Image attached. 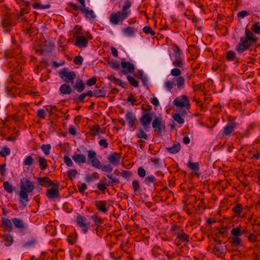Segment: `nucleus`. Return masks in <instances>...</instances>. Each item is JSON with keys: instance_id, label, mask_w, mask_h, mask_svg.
Masks as SVG:
<instances>
[{"instance_id": "1", "label": "nucleus", "mask_w": 260, "mask_h": 260, "mask_svg": "<svg viewBox=\"0 0 260 260\" xmlns=\"http://www.w3.org/2000/svg\"><path fill=\"white\" fill-rule=\"evenodd\" d=\"M20 190L19 193V202L25 207L29 202L28 194L34 189L33 183L26 178H23L20 180Z\"/></svg>"}, {"instance_id": "2", "label": "nucleus", "mask_w": 260, "mask_h": 260, "mask_svg": "<svg viewBox=\"0 0 260 260\" xmlns=\"http://www.w3.org/2000/svg\"><path fill=\"white\" fill-rule=\"evenodd\" d=\"M257 40L258 39L254 36L251 30L246 28L245 36L240 38V42L237 45L236 50L239 53H243L251 46L256 44Z\"/></svg>"}, {"instance_id": "3", "label": "nucleus", "mask_w": 260, "mask_h": 260, "mask_svg": "<svg viewBox=\"0 0 260 260\" xmlns=\"http://www.w3.org/2000/svg\"><path fill=\"white\" fill-rule=\"evenodd\" d=\"M132 4L129 0H126L122 6V9L116 13H112L109 16V21L113 25H117L119 23L122 22L131 14L129 9L131 7Z\"/></svg>"}, {"instance_id": "4", "label": "nucleus", "mask_w": 260, "mask_h": 260, "mask_svg": "<svg viewBox=\"0 0 260 260\" xmlns=\"http://www.w3.org/2000/svg\"><path fill=\"white\" fill-rule=\"evenodd\" d=\"M1 27L4 31L9 32L16 25L17 21L15 16L12 13H6L2 18Z\"/></svg>"}, {"instance_id": "5", "label": "nucleus", "mask_w": 260, "mask_h": 260, "mask_svg": "<svg viewBox=\"0 0 260 260\" xmlns=\"http://www.w3.org/2000/svg\"><path fill=\"white\" fill-rule=\"evenodd\" d=\"M21 52L19 48H16L15 50L8 49L5 51L4 56L5 58H12L10 61V63L16 62L19 65L24 61V57L20 55Z\"/></svg>"}, {"instance_id": "6", "label": "nucleus", "mask_w": 260, "mask_h": 260, "mask_svg": "<svg viewBox=\"0 0 260 260\" xmlns=\"http://www.w3.org/2000/svg\"><path fill=\"white\" fill-rule=\"evenodd\" d=\"M70 40L78 47H81V26L76 25L70 34Z\"/></svg>"}, {"instance_id": "7", "label": "nucleus", "mask_w": 260, "mask_h": 260, "mask_svg": "<svg viewBox=\"0 0 260 260\" xmlns=\"http://www.w3.org/2000/svg\"><path fill=\"white\" fill-rule=\"evenodd\" d=\"M59 77L68 83L74 84L76 75L74 72L69 71L68 68H64L59 71Z\"/></svg>"}, {"instance_id": "8", "label": "nucleus", "mask_w": 260, "mask_h": 260, "mask_svg": "<svg viewBox=\"0 0 260 260\" xmlns=\"http://www.w3.org/2000/svg\"><path fill=\"white\" fill-rule=\"evenodd\" d=\"M12 221L14 226L18 229L21 234L24 235L29 232L28 224L22 219L15 217L12 219Z\"/></svg>"}, {"instance_id": "9", "label": "nucleus", "mask_w": 260, "mask_h": 260, "mask_svg": "<svg viewBox=\"0 0 260 260\" xmlns=\"http://www.w3.org/2000/svg\"><path fill=\"white\" fill-rule=\"evenodd\" d=\"M152 125L154 131H156L159 134H161L162 132H165V124L162 121V118L160 117H155L152 121Z\"/></svg>"}, {"instance_id": "10", "label": "nucleus", "mask_w": 260, "mask_h": 260, "mask_svg": "<svg viewBox=\"0 0 260 260\" xmlns=\"http://www.w3.org/2000/svg\"><path fill=\"white\" fill-rule=\"evenodd\" d=\"M173 104L176 106L186 108L187 109H189L190 106L188 97L185 95L175 98L173 101Z\"/></svg>"}, {"instance_id": "11", "label": "nucleus", "mask_w": 260, "mask_h": 260, "mask_svg": "<svg viewBox=\"0 0 260 260\" xmlns=\"http://www.w3.org/2000/svg\"><path fill=\"white\" fill-rule=\"evenodd\" d=\"M152 120V115L148 113H142L140 118V122L144 129L146 131H149L150 123Z\"/></svg>"}, {"instance_id": "12", "label": "nucleus", "mask_w": 260, "mask_h": 260, "mask_svg": "<svg viewBox=\"0 0 260 260\" xmlns=\"http://www.w3.org/2000/svg\"><path fill=\"white\" fill-rule=\"evenodd\" d=\"M121 66L122 68V73L125 75L133 73L135 71L134 65L129 61H125L124 58L121 59Z\"/></svg>"}, {"instance_id": "13", "label": "nucleus", "mask_w": 260, "mask_h": 260, "mask_svg": "<svg viewBox=\"0 0 260 260\" xmlns=\"http://www.w3.org/2000/svg\"><path fill=\"white\" fill-rule=\"evenodd\" d=\"M82 13L84 14V17L91 22L93 21L96 17L93 10L86 8L84 0H82Z\"/></svg>"}, {"instance_id": "14", "label": "nucleus", "mask_w": 260, "mask_h": 260, "mask_svg": "<svg viewBox=\"0 0 260 260\" xmlns=\"http://www.w3.org/2000/svg\"><path fill=\"white\" fill-rule=\"evenodd\" d=\"M52 187L47 190L46 196L48 199H56L59 196L58 185L54 183V185H51Z\"/></svg>"}, {"instance_id": "15", "label": "nucleus", "mask_w": 260, "mask_h": 260, "mask_svg": "<svg viewBox=\"0 0 260 260\" xmlns=\"http://www.w3.org/2000/svg\"><path fill=\"white\" fill-rule=\"evenodd\" d=\"M121 154L117 152H112L107 157V159L111 165L118 166L120 164Z\"/></svg>"}, {"instance_id": "16", "label": "nucleus", "mask_w": 260, "mask_h": 260, "mask_svg": "<svg viewBox=\"0 0 260 260\" xmlns=\"http://www.w3.org/2000/svg\"><path fill=\"white\" fill-rule=\"evenodd\" d=\"M238 124L233 121L231 123L228 124L223 129V136H230L231 133L234 131L235 129L237 127Z\"/></svg>"}, {"instance_id": "17", "label": "nucleus", "mask_w": 260, "mask_h": 260, "mask_svg": "<svg viewBox=\"0 0 260 260\" xmlns=\"http://www.w3.org/2000/svg\"><path fill=\"white\" fill-rule=\"evenodd\" d=\"M125 119L129 127H133L136 123L137 118L136 115L131 111H127Z\"/></svg>"}, {"instance_id": "18", "label": "nucleus", "mask_w": 260, "mask_h": 260, "mask_svg": "<svg viewBox=\"0 0 260 260\" xmlns=\"http://www.w3.org/2000/svg\"><path fill=\"white\" fill-rule=\"evenodd\" d=\"M229 240L230 243L234 247L239 248L243 246L242 240L240 237L230 236Z\"/></svg>"}, {"instance_id": "19", "label": "nucleus", "mask_w": 260, "mask_h": 260, "mask_svg": "<svg viewBox=\"0 0 260 260\" xmlns=\"http://www.w3.org/2000/svg\"><path fill=\"white\" fill-rule=\"evenodd\" d=\"M37 181L40 185L43 187H48L54 185V183L47 176L37 178Z\"/></svg>"}, {"instance_id": "20", "label": "nucleus", "mask_w": 260, "mask_h": 260, "mask_svg": "<svg viewBox=\"0 0 260 260\" xmlns=\"http://www.w3.org/2000/svg\"><path fill=\"white\" fill-rule=\"evenodd\" d=\"M107 204V201H97L95 202V205L97 209L104 213L108 212Z\"/></svg>"}, {"instance_id": "21", "label": "nucleus", "mask_w": 260, "mask_h": 260, "mask_svg": "<svg viewBox=\"0 0 260 260\" xmlns=\"http://www.w3.org/2000/svg\"><path fill=\"white\" fill-rule=\"evenodd\" d=\"M3 225L4 226V231L7 232H11L13 230V224L12 220L3 218L2 219Z\"/></svg>"}, {"instance_id": "22", "label": "nucleus", "mask_w": 260, "mask_h": 260, "mask_svg": "<svg viewBox=\"0 0 260 260\" xmlns=\"http://www.w3.org/2000/svg\"><path fill=\"white\" fill-rule=\"evenodd\" d=\"M137 30V28L134 27L128 26L123 29L122 32L125 36L128 37H133L135 36V34Z\"/></svg>"}, {"instance_id": "23", "label": "nucleus", "mask_w": 260, "mask_h": 260, "mask_svg": "<svg viewBox=\"0 0 260 260\" xmlns=\"http://www.w3.org/2000/svg\"><path fill=\"white\" fill-rule=\"evenodd\" d=\"M224 248L221 245H215L212 250V252L218 257H222L224 255Z\"/></svg>"}, {"instance_id": "24", "label": "nucleus", "mask_w": 260, "mask_h": 260, "mask_svg": "<svg viewBox=\"0 0 260 260\" xmlns=\"http://www.w3.org/2000/svg\"><path fill=\"white\" fill-rule=\"evenodd\" d=\"M245 233L246 231L242 230L241 226L232 228L231 230V236L240 237Z\"/></svg>"}, {"instance_id": "25", "label": "nucleus", "mask_w": 260, "mask_h": 260, "mask_svg": "<svg viewBox=\"0 0 260 260\" xmlns=\"http://www.w3.org/2000/svg\"><path fill=\"white\" fill-rule=\"evenodd\" d=\"M175 235L176 236L177 238L182 242L188 243L189 241V236L183 232L181 233H175Z\"/></svg>"}, {"instance_id": "26", "label": "nucleus", "mask_w": 260, "mask_h": 260, "mask_svg": "<svg viewBox=\"0 0 260 260\" xmlns=\"http://www.w3.org/2000/svg\"><path fill=\"white\" fill-rule=\"evenodd\" d=\"M167 151L172 154L178 153L181 149V146L179 143H174L172 147H167Z\"/></svg>"}, {"instance_id": "27", "label": "nucleus", "mask_w": 260, "mask_h": 260, "mask_svg": "<svg viewBox=\"0 0 260 260\" xmlns=\"http://www.w3.org/2000/svg\"><path fill=\"white\" fill-rule=\"evenodd\" d=\"M136 135V137L140 139L138 142H140L142 140H147L148 139V136L147 134L142 128L139 129Z\"/></svg>"}, {"instance_id": "28", "label": "nucleus", "mask_w": 260, "mask_h": 260, "mask_svg": "<svg viewBox=\"0 0 260 260\" xmlns=\"http://www.w3.org/2000/svg\"><path fill=\"white\" fill-rule=\"evenodd\" d=\"M175 60L173 61V64L177 68H182L184 66V62L182 57L180 56H174Z\"/></svg>"}, {"instance_id": "29", "label": "nucleus", "mask_w": 260, "mask_h": 260, "mask_svg": "<svg viewBox=\"0 0 260 260\" xmlns=\"http://www.w3.org/2000/svg\"><path fill=\"white\" fill-rule=\"evenodd\" d=\"M59 91L61 94H70L72 92V88L70 86L66 84H63L61 85L59 87Z\"/></svg>"}, {"instance_id": "30", "label": "nucleus", "mask_w": 260, "mask_h": 260, "mask_svg": "<svg viewBox=\"0 0 260 260\" xmlns=\"http://www.w3.org/2000/svg\"><path fill=\"white\" fill-rule=\"evenodd\" d=\"M39 166L42 171H44L48 168L47 160L42 156L39 157Z\"/></svg>"}, {"instance_id": "31", "label": "nucleus", "mask_w": 260, "mask_h": 260, "mask_svg": "<svg viewBox=\"0 0 260 260\" xmlns=\"http://www.w3.org/2000/svg\"><path fill=\"white\" fill-rule=\"evenodd\" d=\"M35 161L31 155H27L23 161V165L24 166H31L35 164Z\"/></svg>"}, {"instance_id": "32", "label": "nucleus", "mask_w": 260, "mask_h": 260, "mask_svg": "<svg viewBox=\"0 0 260 260\" xmlns=\"http://www.w3.org/2000/svg\"><path fill=\"white\" fill-rule=\"evenodd\" d=\"M83 152L84 153H87V158H88L87 163L88 162H90V161H91V160H92L96 157V153L94 151H93L92 150H88L86 148H84Z\"/></svg>"}, {"instance_id": "33", "label": "nucleus", "mask_w": 260, "mask_h": 260, "mask_svg": "<svg viewBox=\"0 0 260 260\" xmlns=\"http://www.w3.org/2000/svg\"><path fill=\"white\" fill-rule=\"evenodd\" d=\"M3 240L6 246H11L13 242V238L10 234H6L3 236Z\"/></svg>"}, {"instance_id": "34", "label": "nucleus", "mask_w": 260, "mask_h": 260, "mask_svg": "<svg viewBox=\"0 0 260 260\" xmlns=\"http://www.w3.org/2000/svg\"><path fill=\"white\" fill-rule=\"evenodd\" d=\"M232 210L237 216L240 217V214L243 210V206L241 204L238 203L232 208Z\"/></svg>"}, {"instance_id": "35", "label": "nucleus", "mask_w": 260, "mask_h": 260, "mask_svg": "<svg viewBox=\"0 0 260 260\" xmlns=\"http://www.w3.org/2000/svg\"><path fill=\"white\" fill-rule=\"evenodd\" d=\"M93 96L96 98L106 97V92L104 88H97L93 90Z\"/></svg>"}, {"instance_id": "36", "label": "nucleus", "mask_w": 260, "mask_h": 260, "mask_svg": "<svg viewBox=\"0 0 260 260\" xmlns=\"http://www.w3.org/2000/svg\"><path fill=\"white\" fill-rule=\"evenodd\" d=\"M225 58L228 61H234L236 58V54L233 50H229L225 52Z\"/></svg>"}, {"instance_id": "37", "label": "nucleus", "mask_w": 260, "mask_h": 260, "mask_svg": "<svg viewBox=\"0 0 260 260\" xmlns=\"http://www.w3.org/2000/svg\"><path fill=\"white\" fill-rule=\"evenodd\" d=\"M3 187L5 190L9 193H12L14 191V187L8 181L4 182Z\"/></svg>"}, {"instance_id": "38", "label": "nucleus", "mask_w": 260, "mask_h": 260, "mask_svg": "<svg viewBox=\"0 0 260 260\" xmlns=\"http://www.w3.org/2000/svg\"><path fill=\"white\" fill-rule=\"evenodd\" d=\"M132 187L135 194L137 195L140 192L141 188L139 181L138 180H134L132 182Z\"/></svg>"}, {"instance_id": "39", "label": "nucleus", "mask_w": 260, "mask_h": 260, "mask_svg": "<svg viewBox=\"0 0 260 260\" xmlns=\"http://www.w3.org/2000/svg\"><path fill=\"white\" fill-rule=\"evenodd\" d=\"M32 7L35 9H39V10L47 9H49L50 8V5L47 4V5H43L39 2H36L32 4Z\"/></svg>"}, {"instance_id": "40", "label": "nucleus", "mask_w": 260, "mask_h": 260, "mask_svg": "<svg viewBox=\"0 0 260 260\" xmlns=\"http://www.w3.org/2000/svg\"><path fill=\"white\" fill-rule=\"evenodd\" d=\"M175 80L178 88L181 89L184 88L185 80L183 77L179 76Z\"/></svg>"}, {"instance_id": "41", "label": "nucleus", "mask_w": 260, "mask_h": 260, "mask_svg": "<svg viewBox=\"0 0 260 260\" xmlns=\"http://www.w3.org/2000/svg\"><path fill=\"white\" fill-rule=\"evenodd\" d=\"M107 177L109 179L108 183L109 186H112L113 184H117L119 182V179L115 177H113L112 175L108 174Z\"/></svg>"}, {"instance_id": "42", "label": "nucleus", "mask_w": 260, "mask_h": 260, "mask_svg": "<svg viewBox=\"0 0 260 260\" xmlns=\"http://www.w3.org/2000/svg\"><path fill=\"white\" fill-rule=\"evenodd\" d=\"M187 166L190 170L196 172L199 170V164L198 162H192L191 161H189Z\"/></svg>"}, {"instance_id": "43", "label": "nucleus", "mask_w": 260, "mask_h": 260, "mask_svg": "<svg viewBox=\"0 0 260 260\" xmlns=\"http://www.w3.org/2000/svg\"><path fill=\"white\" fill-rule=\"evenodd\" d=\"M90 163L92 167L98 169H100L102 165L100 161L97 159L96 157L91 160L90 162H88V164H90Z\"/></svg>"}, {"instance_id": "44", "label": "nucleus", "mask_w": 260, "mask_h": 260, "mask_svg": "<svg viewBox=\"0 0 260 260\" xmlns=\"http://www.w3.org/2000/svg\"><path fill=\"white\" fill-rule=\"evenodd\" d=\"M90 163L92 167L98 169H100L102 165L100 161L97 159L96 157L91 160L90 162H88V164H90Z\"/></svg>"}, {"instance_id": "45", "label": "nucleus", "mask_w": 260, "mask_h": 260, "mask_svg": "<svg viewBox=\"0 0 260 260\" xmlns=\"http://www.w3.org/2000/svg\"><path fill=\"white\" fill-rule=\"evenodd\" d=\"M67 174L69 178L71 180H73L78 174V172L76 169H70L68 171Z\"/></svg>"}, {"instance_id": "46", "label": "nucleus", "mask_w": 260, "mask_h": 260, "mask_svg": "<svg viewBox=\"0 0 260 260\" xmlns=\"http://www.w3.org/2000/svg\"><path fill=\"white\" fill-rule=\"evenodd\" d=\"M156 180V178L153 175H151L145 178L144 183L147 185H150L151 183H154Z\"/></svg>"}, {"instance_id": "47", "label": "nucleus", "mask_w": 260, "mask_h": 260, "mask_svg": "<svg viewBox=\"0 0 260 260\" xmlns=\"http://www.w3.org/2000/svg\"><path fill=\"white\" fill-rule=\"evenodd\" d=\"M126 78L129 83L132 86L135 87H138L139 86L138 82L134 78V77L131 76H127Z\"/></svg>"}, {"instance_id": "48", "label": "nucleus", "mask_w": 260, "mask_h": 260, "mask_svg": "<svg viewBox=\"0 0 260 260\" xmlns=\"http://www.w3.org/2000/svg\"><path fill=\"white\" fill-rule=\"evenodd\" d=\"M254 127V124L253 123H250L248 125L247 129L245 131V132L243 134H242L241 138L247 137L249 136V132L253 129Z\"/></svg>"}, {"instance_id": "49", "label": "nucleus", "mask_w": 260, "mask_h": 260, "mask_svg": "<svg viewBox=\"0 0 260 260\" xmlns=\"http://www.w3.org/2000/svg\"><path fill=\"white\" fill-rule=\"evenodd\" d=\"M10 149L7 146L3 147L0 151V155L2 157H6L10 154Z\"/></svg>"}, {"instance_id": "50", "label": "nucleus", "mask_w": 260, "mask_h": 260, "mask_svg": "<svg viewBox=\"0 0 260 260\" xmlns=\"http://www.w3.org/2000/svg\"><path fill=\"white\" fill-rule=\"evenodd\" d=\"M172 117L176 122L179 124H183L184 122V119L179 113H175L172 115Z\"/></svg>"}, {"instance_id": "51", "label": "nucleus", "mask_w": 260, "mask_h": 260, "mask_svg": "<svg viewBox=\"0 0 260 260\" xmlns=\"http://www.w3.org/2000/svg\"><path fill=\"white\" fill-rule=\"evenodd\" d=\"M41 148L46 155H49L51 149V145L50 144H43Z\"/></svg>"}, {"instance_id": "52", "label": "nucleus", "mask_w": 260, "mask_h": 260, "mask_svg": "<svg viewBox=\"0 0 260 260\" xmlns=\"http://www.w3.org/2000/svg\"><path fill=\"white\" fill-rule=\"evenodd\" d=\"M141 109L143 111L142 113H148L153 115V113L151 112L152 107L150 106L143 105Z\"/></svg>"}, {"instance_id": "53", "label": "nucleus", "mask_w": 260, "mask_h": 260, "mask_svg": "<svg viewBox=\"0 0 260 260\" xmlns=\"http://www.w3.org/2000/svg\"><path fill=\"white\" fill-rule=\"evenodd\" d=\"M91 219L93 220L96 225L101 224L103 223V220L96 215H94L92 216Z\"/></svg>"}, {"instance_id": "54", "label": "nucleus", "mask_w": 260, "mask_h": 260, "mask_svg": "<svg viewBox=\"0 0 260 260\" xmlns=\"http://www.w3.org/2000/svg\"><path fill=\"white\" fill-rule=\"evenodd\" d=\"M121 176L125 179H128L133 176V173L130 171L122 170L120 173Z\"/></svg>"}, {"instance_id": "55", "label": "nucleus", "mask_w": 260, "mask_h": 260, "mask_svg": "<svg viewBox=\"0 0 260 260\" xmlns=\"http://www.w3.org/2000/svg\"><path fill=\"white\" fill-rule=\"evenodd\" d=\"M143 31L147 34H150L152 36L155 35V32L152 30V28L148 26H146L143 27Z\"/></svg>"}, {"instance_id": "56", "label": "nucleus", "mask_w": 260, "mask_h": 260, "mask_svg": "<svg viewBox=\"0 0 260 260\" xmlns=\"http://www.w3.org/2000/svg\"><path fill=\"white\" fill-rule=\"evenodd\" d=\"M77 240V235L76 233L73 234L67 238L68 241L71 244L75 243Z\"/></svg>"}, {"instance_id": "57", "label": "nucleus", "mask_w": 260, "mask_h": 260, "mask_svg": "<svg viewBox=\"0 0 260 260\" xmlns=\"http://www.w3.org/2000/svg\"><path fill=\"white\" fill-rule=\"evenodd\" d=\"M247 237L248 241L250 242L255 243L258 241L257 239V235L252 233L248 235Z\"/></svg>"}, {"instance_id": "58", "label": "nucleus", "mask_w": 260, "mask_h": 260, "mask_svg": "<svg viewBox=\"0 0 260 260\" xmlns=\"http://www.w3.org/2000/svg\"><path fill=\"white\" fill-rule=\"evenodd\" d=\"M251 30L256 34H260V26L257 22L254 23L251 26Z\"/></svg>"}, {"instance_id": "59", "label": "nucleus", "mask_w": 260, "mask_h": 260, "mask_svg": "<svg viewBox=\"0 0 260 260\" xmlns=\"http://www.w3.org/2000/svg\"><path fill=\"white\" fill-rule=\"evenodd\" d=\"M100 169L103 172L110 173L113 170V168L111 165H102Z\"/></svg>"}, {"instance_id": "60", "label": "nucleus", "mask_w": 260, "mask_h": 260, "mask_svg": "<svg viewBox=\"0 0 260 260\" xmlns=\"http://www.w3.org/2000/svg\"><path fill=\"white\" fill-rule=\"evenodd\" d=\"M37 241L36 239L32 238L31 239L26 241L23 244V247H28L34 246Z\"/></svg>"}, {"instance_id": "61", "label": "nucleus", "mask_w": 260, "mask_h": 260, "mask_svg": "<svg viewBox=\"0 0 260 260\" xmlns=\"http://www.w3.org/2000/svg\"><path fill=\"white\" fill-rule=\"evenodd\" d=\"M110 65L112 69L115 70H118L120 68V64L116 60H112L110 63Z\"/></svg>"}, {"instance_id": "62", "label": "nucleus", "mask_w": 260, "mask_h": 260, "mask_svg": "<svg viewBox=\"0 0 260 260\" xmlns=\"http://www.w3.org/2000/svg\"><path fill=\"white\" fill-rule=\"evenodd\" d=\"M175 84L172 82L168 80L165 83V87L168 90L171 91Z\"/></svg>"}, {"instance_id": "63", "label": "nucleus", "mask_w": 260, "mask_h": 260, "mask_svg": "<svg viewBox=\"0 0 260 260\" xmlns=\"http://www.w3.org/2000/svg\"><path fill=\"white\" fill-rule=\"evenodd\" d=\"M127 101L131 102L132 105H136L135 103L137 102V99L134 97L132 93H130L128 95Z\"/></svg>"}, {"instance_id": "64", "label": "nucleus", "mask_w": 260, "mask_h": 260, "mask_svg": "<svg viewBox=\"0 0 260 260\" xmlns=\"http://www.w3.org/2000/svg\"><path fill=\"white\" fill-rule=\"evenodd\" d=\"M248 15L249 13L247 11L243 10L238 13L237 17L238 18L243 19Z\"/></svg>"}]
</instances>
